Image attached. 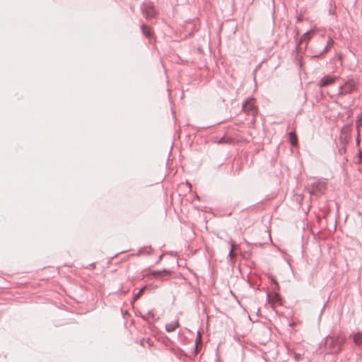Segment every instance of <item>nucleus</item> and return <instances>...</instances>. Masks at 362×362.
I'll use <instances>...</instances> for the list:
<instances>
[{"instance_id": "nucleus-22", "label": "nucleus", "mask_w": 362, "mask_h": 362, "mask_svg": "<svg viewBox=\"0 0 362 362\" xmlns=\"http://www.w3.org/2000/svg\"><path fill=\"white\" fill-rule=\"evenodd\" d=\"M344 151H345L344 148H340V149H339V153H340L341 154H342V153H343Z\"/></svg>"}, {"instance_id": "nucleus-7", "label": "nucleus", "mask_w": 362, "mask_h": 362, "mask_svg": "<svg viewBox=\"0 0 362 362\" xmlns=\"http://www.w3.org/2000/svg\"><path fill=\"white\" fill-rule=\"evenodd\" d=\"M180 327V323L178 320H175L173 322H170L165 325V330L168 332H172L176 329V328Z\"/></svg>"}, {"instance_id": "nucleus-9", "label": "nucleus", "mask_w": 362, "mask_h": 362, "mask_svg": "<svg viewBox=\"0 0 362 362\" xmlns=\"http://www.w3.org/2000/svg\"><path fill=\"white\" fill-rule=\"evenodd\" d=\"M199 344H202V334H201V332L199 331H198L197 337L196 341H195V346H194V352L196 354H198V352H199L198 346Z\"/></svg>"}, {"instance_id": "nucleus-23", "label": "nucleus", "mask_w": 362, "mask_h": 362, "mask_svg": "<svg viewBox=\"0 0 362 362\" xmlns=\"http://www.w3.org/2000/svg\"><path fill=\"white\" fill-rule=\"evenodd\" d=\"M274 283H275V284L276 285V287H279V285H278V283H277V281H274Z\"/></svg>"}, {"instance_id": "nucleus-15", "label": "nucleus", "mask_w": 362, "mask_h": 362, "mask_svg": "<svg viewBox=\"0 0 362 362\" xmlns=\"http://www.w3.org/2000/svg\"><path fill=\"white\" fill-rule=\"evenodd\" d=\"M313 30H308L305 33L303 34V35L301 37V41L303 40H308L310 37H311V35L313 34Z\"/></svg>"}, {"instance_id": "nucleus-12", "label": "nucleus", "mask_w": 362, "mask_h": 362, "mask_svg": "<svg viewBox=\"0 0 362 362\" xmlns=\"http://www.w3.org/2000/svg\"><path fill=\"white\" fill-rule=\"evenodd\" d=\"M289 139L292 146L297 145V136L295 132H291L289 133Z\"/></svg>"}, {"instance_id": "nucleus-21", "label": "nucleus", "mask_w": 362, "mask_h": 362, "mask_svg": "<svg viewBox=\"0 0 362 362\" xmlns=\"http://www.w3.org/2000/svg\"><path fill=\"white\" fill-rule=\"evenodd\" d=\"M297 21H298V22H300V21H303V18L300 16H298V17L297 18Z\"/></svg>"}, {"instance_id": "nucleus-14", "label": "nucleus", "mask_w": 362, "mask_h": 362, "mask_svg": "<svg viewBox=\"0 0 362 362\" xmlns=\"http://www.w3.org/2000/svg\"><path fill=\"white\" fill-rule=\"evenodd\" d=\"M229 243L230 245V251H229V253H228V257L230 258V259H233L235 257V255L233 254V250H234V248H235V243L233 242V240H230L229 241Z\"/></svg>"}, {"instance_id": "nucleus-16", "label": "nucleus", "mask_w": 362, "mask_h": 362, "mask_svg": "<svg viewBox=\"0 0 362 362\" xmlns=\"http://www.w3.org/2000/svg\"><path fill=\"white\" fill-rule=\"evenodd\" d=\"M146 289V286H144L143 288H141L139 291L134 295V300H136L137 299H139L144 293V291Z\"/></svg>"}, {"instance_id": "nucleus-1", "label": "nucleus", "mask_w": 362, "mask_h": 362, "mask_svg": "<svg viewBox=\"0 0 362 362\" xmlns=\"http://www.w3.org/2000/svg\"><path fill=\"white\" fill-rule=\"evenodd\" d=\"M345 339L341 336H327L325 338V344L328 347V353L332 354H339Z\"/></svg>"}, {"instance_id": "nucleus-4", "label": "nucleus", "mask_w": 362, "mask_h": 362, "mask_svg": "<svg viewBox=\"0 0 362 362\" xmlns=\"http://www.w3.org/2000/svg\"><path fill=\"white\" fill-rule=\"evenodd\" d=\"M357 87V82L351 78L349 79L345 83L340 86L339 94L346 95L351 93Z\"/></svg>"}, {"instance_id": "nucleus-10", "label": "nucleus", "mask_w": 362, "mask_h": 362, "mask_svg": "<svg viewBox=\"0 0 362 362\" xmlns=\"http://www.w3.org/2000/svg\"><path fill=\"white\" fill-rule=\"evenodd\" d=\"M170 274V271L167 270V269L159 270V271H153L151 273L152 276H153L155 277L161 276L163 274Z\"/></svg>"}, {"instance_id": "nucleus-18", "label": "nucleus", "mask_w": 362, "mask_h": 362, "mask_svg": "<svg viewBox=\"0 0 362 362\" xmlns=\"http://www.w3.org/2000/svg\"><path fill=\"white\" fill-rule=\"evenodd\" d=\"M229 141V139L226 137V136H223L220 139V140L218 141V144H226V143H228Z\"/></svg>"}, {"instance_id": "nucleus-5", "label": "nucleus", "mask_w": 362, "mask_h": 362, "mask_svg": "<svg viewBox=\"0 0 362 362\" xmlns=\"http://www.w3.org/2000/svg\"><path fill=\"white\" fill-rule=\"evenodd\" d=\"M335 81V77L331 76H325L322 78L319 82L320 87H325L332 84Z\"/></svg>"}, {"instance_id": "nucleus-19", "label": "nucleus", "mask_w": 362, "mask_h": 362, "mask_svg": "<svg viewBox=\"0 0 362 362\" xmlns=\"http://www.w3.org/2000/svg\"><path fill=\"white\" fill-rule=\"evenodd\" d=\"M279 300H280V296L278 293H274L272 300L274 303H276V302H278Z\"/></svg>"}, {"instance_id": "nucleus-11", "label": "nucleus", "mask_w": 362, "mask_h": 362, "mask_svg": "<svg viewBox=\"0 0 362 362\" xmlns=\"http://www.w3.org/2000/svg\"><path fill=\"white\" fill-rule=\"evenodd\" d=\"M141 30H142V33L143 34L147 37H151V30L150 29L146 26V25L145 24H141Z\"/></svg>"}, {"instance_id": "nucleus-13", "label": "nucleus", "mask_w": 362, "mask_h": 362, "mask_svg": "<svg viewBox=\"0 0 362 362\" xmlns=\"http://www.w3.org/2000/svg\"><path fill=\"white\" fill-rule=\"evenodd\" d=\"M354 341L357 345L362 344V334L361 332H358L354 336Z\"/></svg>"}, {"instance_id": "nucleus-8", "label": "nucleus", "mask_w": 362, "mask_h": 362, "mask_svg": "<svg viewBox=\"0 0 362 362\" xmlns=\"http://www.w3.org/2000/svg\"><path fill=\"white\" fill-rule=\"evenodd\" d=\"M251 100L248 99L245 100V102L243 103V110L245 112H249L252 110L253 105L251 104Z\"/></svg>"}, {"instance_id": "nucleus-2", "label": "nucleus", "mask_w": 362, "mask_h": 362, "mask_svg": "<svg viewBox=\"0 0 362 362\" xmlns=\"http://www.w3.org/2000/svg\"><path fill=\"white\" fill-rule=\"evenodd\" d=\"M308 189L311 194L320 196L326 189V182L323 180L313 179L308 184Z\"/></svg>"}, {"instance_id": "nucleus-17", "label": "nucleus", "mask_w": 362, "mask_h": 362, "mask_svg": "<svg viewBox=\"0 0 362 362\" xmlns=\"http://www.w3.org/2000/svg\"><path fill=\"white\" fill-rule=\"evenodd\" d=\"M143 319L147 320L148 317L151 318L152 320H156L154 313L152 310H150L148 312L146 316H142Z\"/></svg>"}, {"instance_id": "nucleus-6", "label": "nucleus", "mask_w": 362, "mask_h": 362, "mask_svg": "<svg viewBox=\"0 0 362 362\" xmlns=\"http://www.w3.org/2000/svg\"><path fill=\"white\" fill-rule=\"evenodd\" d=\"M333 45H334V40L331 37H329V40H327V45L325 47V48L322 49V51L321 52L319 53V54L315 55V57H319L323 55L324 54L328 52V51L331 49V47L333 46Z\"/></svg>"}, {"instance_id": "nucleus-3", "label": "nucleus", "mask_w": 362, "mask_h": 362, "mask_svg": "<svg viewBox=\"0 0 362 362\" xmlns=\"http://www.w3.org/2000/svg\"><path fill=\"white\" fill-rule=\"evenodd\" d=\"M141 11L144 16L148 20L155 18L157 14L153 4L148 1L141 4Z\"/></svg>"}, {"instance_id": "nucleus-20", "label": "nucleus", "mask_w": 362, "mask_h": 362, "mask_svg": "<svg viewBox=\"0 0 362 362\" xmlns=\"http://www.w3.org/2000/svg\"><path fill=\"white\" fill-rule=\"evenodd\" d=\"M356 143H357L358 145H359V143H360L359 132H358V136H357V139H356Z\"/></svg>"}]
</instances>
